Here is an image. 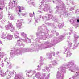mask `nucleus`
Wrapping results in <instances>:
<instances>
[{
  "label": "nucleus",
  "mask_w": 79,
  "mask_h": 79,
  "mask_svg": "<svg viewBox=\"0 0 79 79\" xmlns=\"http://www.w3.org/2000/svg\"><path fill=\"white\" fill-rule=\"evenodd\" d=\"M47 27L44 24H43L41 27H38V30L40 31L39 32H37L36 33V35L39 36L38 38H36L35 40V45L36 48L38 51L39 50H45L48 48H50L52 47L53 45H55L56 44L58 43V40L57 39L54 37L51 40V42L50 43L48 41L45 42L44 44H39V43H40V39L42 40H45L47 39V37L50 38V36L49 37V34L48 32L49 31L47 28Z\"/></svg>",
  "instance_id": "f257e3e1"
},
{
  "label": "nucleus",
  "mask_w": 79,
  "mask_h": 79,
  "mask_svg": "<svg viewBox=\"0 0 79 79\" xmlns=\"http://www.w3.org/2000/svg\"><path fill=\"white\" fill-rule=\"evenodd\" d=\"M67 66L68 68L69 71L71 72H74L76 70H79V67H76V64L75 63V61L74 60H72L69 62L64 64L61 67H63L65 68L66 70V67Z\"/></svg>",
  "instance_id": "f03ea898"
},
{
  "label": "nucleus",
  "mask_w": 79,
  "mask_h": 79,
  "mask_svg": "<svg viewBox=\"0 0 79 79\" xmlns=\"http://www.w3.org/2000/svg\"><path fill=\"white\" fill-rule=\"evenodd\" d=\"M53 3L55 4H59V6H56V8H57V10H56V13H58L60 14V10H62L63 11H66V6L64 5L63 2L61 1V0H53Z\"/></svg>",
  "instance_id": "7ed1b4c3"
},
{
  "label": "nucleus",
  "mask_w": 79,
  "mask_h": 79,
  "mask_svg": "<svg viewBox=\"0 0 79 79\" xmlns=\"http://www.w3.org/2000/svg\"><path fill=\"white\" fill-rule=\"evenodd\" d=\"M17 43L15 45L14 49H13L10 52L11 56H15L16 55L20 54V39L17 40Z\"/></svg>",
  "instance_id": "20e7f679"
},
{
  "label": "nucleus",
  "mask_w": 79,
  "mask_h": 79,
  "mask_svg": "<svg viewBox=\"0 0 79 79\" xmlns=\"http://www.w3.org/2000/svg\"><path fill=\"white\" fill-rule=\"evenodd\" d=\"M39 9L40 10H42V11L38 10V13L42 14L44 13V12H47L48 11L50 13V14H52V11H50V7L49 5V4H44L42 5H39Z\"/></svg>",
  "instance_id": "39448f33"
},
{
  "label": "nucleus",
  "mask_w": 79,
  "mask_h": 79,
  "mask_svg": "<svg viewBox=\"0 0 79 79\" xmlns=\"http://www.w3.org/2000/svg\"><path fill=\"white\" fill-rule=\"evenodd\" d=\"M60 69V70L58 71L57 74V79H64V74H66L65 68L63 67H61Z\"/></svg>",
  "instance_id": "423d86ee"
},
{
  "label": "nucleus",
  "mask_w": 79,
  "mask_h": 79,
  "mask_svg": "<svg viewBox=\"0 0 79 79\" xmlns=\"http://www.w3.org/2000/svg\"><path fill=\"white\" fill-rule=\"evenodd\" d=\"M71 32L68 33L67 34H66L65 33H64L63 34V35H61L59 36L58 38L55 37V38L57 39V43L62 41L63 39H64V37H65V35H66L68 37V39L69 38V37H70V35L71 34V32H72V30L70 31Z\"/></svg>",
  "instance_id": "0eeeda50"
},
{
  "label": "nucleus",
  "mask_w": 79,
  "mask_h": 79,
  "mask_svg": "<svg viewBox=\"0 0 79 79\" xmlns=\"http://www.w3.org/2000/svg\"><path fill=\"white\" fill-rule=\"evenodd\" d=\"M18 3V1L17 0H13L12 2H10L9 3V9H13L14 7V6L17 5V3Z\"/></svg>",
  "instance_id": "6e6552de"
},
{
  "label": "nucleus",
  "mask_w": 79,
  "mask_h": 79,
  "mask_svg": "<svg viewBox=\"0 0 79 79\" xmlns=\"http://www.w3.org/2000/svg\"><path fill=\"white\" fill-rule=\"evenodd\" d=\"M21 35L22 36V38H20V42L23 41V42H24L27 43V40H28V38H27V35L24 32L21 33Z\"/></svg>",
  "instance_id": "1a4fd4ad"
},
{
  "label": "nucleus",
  "mask_w": 79,
  "mask_h": 79,
  "mask_svg": "<svg viewBox=\"0 0 79 79\" xmlns=\"http://www.w3.org/2000/svg\"><path fill=\"white\" fill-rule=\"evenodd\" d=\"M9 24L8 25H6L5 26V27L6 30H8L10 29V31L13 32L14 31H15V27L14 26H11V23L10 22H9Z\"/></svg>",
  "instance_id": "9d476101"
},
{
  "label": "nucleus",
  "mask_w": 79,
  "mask_h": 79,
  "mask_svg": "<svg viewBox=\"0 0 79 79\" xmlns=\"http://www.w3.org/2000/svg\"><path fill=\"white\" fill-rule=\"evenodd\" d=\"M35 40H34V44H33V46L34 47V48H30L29 49V52H31V53H32V52H34V51H35V52H38V51H39V50L38 49V51H37V49L36 47H38V46H35Z\"/></svg>",
  "instance_id": "9b49d317"
},
{
  "label": "nucleus",
  "mask_w": 79,
  "mask_h": 79,
  "mask_svg": "<svg viewBox=\"0 0 79 79\" xmlns=\"http://www.w3.org/2000/svg\"><path fill=\"white\" fill-rule=\"evenodd\" d=\"M50 74H48L47 75L46 73H43L42 75V77H41L40 79H48L50 78Z\"/></svg>",
  "instance_id": "f8f14e48"
},
{
  "label": "nucleus",
  "mask_w": 79,
  "mask_h": 79,
  "mask_svg": "<svg viewBox=\"0 0 79 79\" xmlns=\"http://www.w3.org/2000/svg\"><path fill=\"white\" fill-rule=\"evenodd\" d=\"M29 49L30 48H22L20 50V54L22 55V53H23L29 52Z\"/></svg>",
  "instance_id": "ddd939ff"
},
{
  "label": "nucleus",
  "mask_w": 79,
  "mask_h": 79,
  "mask_svg": "<svg viewBox=\"0 0 79 79\" xmlns=\"http://www.w3.org/2000/svg\"><path fill=\"white\" fill-rule=\"evenodd\" d=\"M73 22H72V24H73V26H74L75 27L76 29L77 27H78V24H77V23H79V19H78L77 20V22L76 21H75L73 19V20H71L70 22H71V21H73Z\"/></svg>",
  "instance_id": "4468645a"
},
{
  "label": "nucleus",
  "mask_w": 79,
  "mask_h": 79,
  "mask_svg": "<svg viewBox=\"0 0 79 79\" xmlns=\"http://www.w3.org/2000/svg\"><path fill=\"white\" fill-rule=\"evenodd\" d=\"M67 44H68V47L67 49H70V48L71 47L72 45V43L70 42V37L69 36V38H68L67 41Z\"/></svg>",
  "instance_id": "2eb2a0df"
},
{
  "label": "nucleus",
  "mask_w": 79,
  "mask_h": 79,
  "mask_svg": "<svg viewBox=\"0 0 79 79\" xmlns=\"http://www.w3.org/2000/svg\"><path fill=\"white\" fill-rule=\"evenodd\" d=\"M15 11L17 12V16L19 17L20 16V6H18Z\"/></svg>",
  "instance_id": "dca6fc26"
},
{
  "label": "nucleus",
  "mask_w": 79,
  "mask_h": 79,
  "mask_svg": "<svg viewBox=\"0 0 79 79\" xmlns=\"http://www.w3.org/2000/svg\"><path fill=\"white\" fill-rule=\"evenodd\" d=\"M76 40H74L73 43L74 44V45L73 46L72 49L73 50H75L77 48V43Z\"/></svg>",
  "instance_id": "f3484780"
},
{
  "label": "nucleus",
  "mask_w": 79,
  "mask_h": 79,
  "mask_svg": "<svg viewBox=\"0 0 79 79\" xmlns=\"http://www.w3.org/2000/svg\"><path fill=\"white\" fill-rule=\"evenodd\" d=\"M41 75L40 74V72H38L35 74V77H34L33 79H40V76Z\"/></svg>",
  "instance_id": "a211bd4d"
},
{
  "label": "nucleus",
  "mask_w": 79,
  "mask_h": 79,
  "mask_svg": "<svg viewBox=\"0 0 79 79\" xmlns=\"http://www.w3.org/2000/svg\"><path fill=\"white\" fill-rule=\"evenodd\" d=\"M48 16V14H46L45 15H43L42 17V19L44 21H46L48 20L47 16Z\"/></svg>",
  "instance_id": "6ab92c4d"
},
{
  "label": "nucleus",
  "mask_w": 79,
  "mask_h": 79,
  "mask_svg": "<svg viewBox=\"0 0 79 79\" xmlns=\"http://www.w3.org/2000/svg\"><path fill=\"white\" fill-rule=\"evenodd\" d=\"M69 15V14L67 12H64V14L63 15H60V18H61L62 16H63L62 17H65V18H67V17Z\"/></svg>",
  "instance_id": "aec40b11"
},
{
  "label": "nucleus",
  "mask_w": 79,
  "mask_h": 79,
  "mask_svg": "<svg viewBox=\"0 0 79 79\" xmlns=\"http://www.w3.org/2000/svg\"><path fill=\"white\" fill-rule=\"evenodd\" d=\"M28 4H31V5H33V6L34 7H36V4L34 2H32V1L31 0H29V1L28 2Z\"/></svg>",
  "instance_id": "412c9836"
},
{
  "label": "nucleus",
  "mask_w": 79,
  "mask_h": 79,
  "mask_svg": "<svg viewBox=\"0 0 79 79\" xmlns=\"http://www.w3.org/2000/svg\"><path fill=\"white\" fill-rule=\"evenodd\" d=\"M19 33L18 31H15L14 33V37L16 39L19 38Z\"/></svg>",
  "instance_id": "4be33fe9"
},
{
  "label": "nucleus",
  "mask_w": 79,
  "mask_h": 79,
  "mask_svg": "<svg viewBox=\"0 0 79 79\" xmlns=\"http://www.w3.org/2000/svg\"><path fill=\"white\" fill-rule=\"evenodd\" d=\"M75 33H76V34H77V33L76 32H73V36L74 37V38L75 39L74 40H76L77 42V39H78L79 38V36H78V35H76V34Z\"/></svg>",
  "instance_id": "5701e85b"
},
{
  "label": "nucleus",
  "mask_w": 79,
  "mask_h": 79,
  "mask_svg": "<svg viewBox=\"0 0 79 79\" xmlns=\"http://www.w3.org/2000/svg\"><path fill=\"white\" fill-rule=\"evenodd\" d=\"M64 23L63 22L61 23H59L58 25V27L60 29H62L63 28V27L64 26Z\"/></svg>",
  "instance_id": "b1692460"
},
{
  "label": "nucleus",
  "mask_w": 79,
  "mask_h": 79,
  "mask_svg": "<svg viewBox=\"0 0 79 79\" xmlns=\"http://www.w3.org/2000/svg\"><path fill=\"white\" fill-rule=\"evenodd\" d=\"M47 58L48 59L50 60L52 58V54L50 53H48L47 54Z\"/></svg>",
  "instance_id": "393cba45"
},
{
  "label": "nucleus",
  "mask_w": 79,
  "mask_h": 79,
  "mask_svg": "<svg viewBox=\"0 0 79 79\" xmlns=\"http://www.w3.org/2000/svg\"><path fill=\"white\" fill-rule=\"evenodd\" d=\"M7 33L6 32V34L4 33H3L1 35V38H2L3 39H6V34H7Z\"/></svg>",
  "instance_id": "a878e982"
},
{
  "label": "nucleus",
  "mask_w": 79,
  "mask_h": 79,
  "mask_svg": "<svg viewBox=\"0 0 79 79\" xmlns=\"http://www.w3.org/2000/svg\"><path fill=\"white\" fill-rule=\"evenodd\" d=\"M72 55V53H71L70 51H68L66 56V57H70Z\"/></svg>",
  "instance_id": "bb28decb"
},
{
  "label": "nucleus",
  "mask_w": 79,
  "mask_h": 79,
  "mask_svg": "<svg viewBox=\"0 0 79 79\" xmlns=\"http://www.w3.org/2000/svg\"><path fill=\"white\" fill-rule=\"evenodd\" d=\"M12 38H13V35H8L7 36V39L8 40H12Z\"/></svg>",
  "instance_id": "cd10ccee"
},
{
  "label": "nucleus",
  "mask_w": 79,
  "mask_h": 79,
  "mask_svg": "<svg viewBox=\"0 0 79 79\" xmlns=\"http://www.w3.org/2000/svg\"><path fill=\"white\" fill-rule=\"evenodd\" d=\"M51 32L55 34V33L56 36H58L59 35V33L58 32H56V31L55 30H53L51 31Z\"/></svg>",
  "instance_id": "c85d7f7f"
},
{
  "label": "nucleus",
  "mask_w": 79,
  "mask_h": 79,
  "mask_svg": "<svg viewBox=\"0 0 79 79\" xmlns=\"http://www.w3.org/2000/svg\"><path fill=\"white\" fill-rule=\"evenodd\" d=\"M16 26L17 27H20V20H17V23L16 24Z\"/></svg>",
  "instance_id": "c756f323"
},
{
  "label": "nucleus",
  "mask_w": 79,
  "mask_h": 79,
  "mask_svg": "<svg viewBox=\"0 0 79 79\" xmlns=\"http://www.w3.org/2000/svg\"><path fill=\"white\" fill-rule=\"evenodd\" d=\"M4 61H6L7 63V64L8 65L10 64V62H9V60H8V57L6 56L4 58Z\"/></svg>",
  "instance_id": "7c9ffc66"
},
{
  "label": "nucleus",
  "mask_w": 79,
  "mask_h": 79,
  "mask_svg": "<svg viewBox=\"0 0 79 79\" xmlns=\"http://www.w3.org/2000/svg\"><path fill=\"white\" fill-rule=\"evenodd\" d=\"M67 4L69 5V4H68V2H70V3H72V5H74L75 3L74 2V1L73 0H67Z\"/></svg>",
  "instance_id": "2f4dec72"
},
{
  "label": "nucleus",
  "mask_w": 79,
  "mask_h": 79,
  "mask_svg": "<svg viewBox=\"0 0 79 79\" xmlns=\"http://www.w3.org/2000/svg\"><path fill=\"white\" fill-rule=\"evenodd\" d=\"M48 16V20L51 19L53 18V15L52 14H49Z\"/></svg>",
  "instance_id": "473e14b6"
},
{
  "label": "nucleus",
  "mask_w": 79,
  "mask_h": 79,
  "mask_svg": "<svg viewBox=\"0 0 79 79\" xmlns=\"http://www.w3.org/2000/svg\"><path fill=\"white\" fill-rule=\"evenodd\" d=\"M14 79H20V75L19 74L16 75Z\"/></svg>",
  "instance_id": "72a5a7b5"
},
{
  "label": "nucleus",
  "mask_w": 79,
  "mask_h": 79,
  "mask_svg": "<svg viewBox=\"0 0 79 79\" xmlns=\"http://www.w3.org/2000/svg\"><path fill=\"white\" fill-rule=\"evenodd\" d=\"M52 64L53 66H56V64H58L56 60H54L52 62Z\"/></svg>",
  "instance_id": "f704fd0d"
},
{
  "label": "nucleus",
  "mask_w": 79,
  "mask_h": 79,
  "mask_svg": "<svg viewBox=\"0 0 79 79\" xmlns=\"http://www.w3.org/2000/svg\"><path fill=\"white\" fill-rule=\"evenodd\" d=\"M16 16V15H11L10 17V19L11 20H13V18H15V17Z\"/></svg>",
  "instance_id": "c9c22d12"
},
{
  "label": "nucleus",
  "mask_w": 79,
  "mask_h": 79,
  "mask_svg": "<svg viewBox=\"0 0 79 79\" xmlns=\"http://www.w3.org/2000/svg\"><path fill=\"white\" fill-rule=\"evenodd\" d=\"M25 46V45L24 44H23V43H21L20 44V50H21L22 48H23V47H24V46Z\"/></svg>",
  "instance_id": "e433bc0d"
},
{
  "label": "nucleus",
  "mask_w": 79,
  "mask_h": 79,
  "mask_svg": "<svg viewBox=\"0 0 79 79\" xmlns=\"http://www.w3.org/2000/svg\"><path fill=\"white\" fill-rule=\"evenodd\" d=\"M46 69L47 71H48V72H50V69H49V68L47 67V65H46Z\"/></svg>",
  "instance_id": "4c0bfd02"
},
{
  "label": "nucleus",
  "mask_w": 79,
  "mask_h": 79,
  "mask_svg": "<svg viewBox=\"0 0 79 79\" xmlns=\"http://www.w3.org/2000/svg\"><path fill=\"white\" fill-rule=\"evenodd\" d=\"M75 14L76 15H78L79 14V9H77L75 11Z\"/></svg>",
  "instance_id": "58836bf2"
},
{
  "label": "nucleus",
  "mask_w": 79,
  "mask_h": 79,
  "mask_svg": "<svg viewBox=\"0 0 79 79\" xmlns=\"http://www.w3.org/2000/svg\"><path fill=\"white\" fill-rule=\"evenodd\" d=\"M53 21H54L55 22H57L58 21V19H57V18H56V17H54L52 19Z\"/></svg>",
  "instance_id": "ea45409f"
},
{
  "label": "nucleus",
  "mask_w": 79,
  "mask_h": 79,
  "mask_svg": "<svg viewBox=\"0 0 79 79\" xmlns=\"http://www.w3.org/2000/svg\"><path fill=\"white\" fill-rule=\"evenodd\" d=\"M46 0H43L41 2V4H42V5H44V4H46V3H46Z\"/></svg>",
  "instance_id": "a19ab883"
},
{
  "label": "nucleus",
  "mask_w": 79,
  "mask_h": 79,
  "mask_svg": "<svg viewBox=\"0 0 79 79\" xmlns=\"http://www.w3.org/2000/svg\"><path fill=\"white\" fill-rule=\"evenodd\" d=\"M44 64V62L42 61V60H40V66H42Z\"/></svg>",
  "instance_id": "79ce46f5"
},
{
  "label": "nucleus",
  "mask_w": 79,
  "mask_h": 79,
  "mask_svg": "<svg viewBox=\"0 0 79 79\" xmlns=\"http://www.w3.org/2000/svg\"><path fill=\"white\" fill-rule=\"evenodd\" d=\"M1 75L2 77H5V76H6V72L5 73H3L1 74Z\"/></svg>",
  "instance_id": "37998d69"
},
{
  "label": "nucleus",
  "mask_w": 79,
  "mask_h": 79,
  "mask_svg": "<svg viewBox=\"0 0 79 79\" xmlns=\"http://www.w3.org/2000/svg\"><path fill=\"white\" fill-rule=\"evenodd\" d=\"M24 10V7L21 6L20 7V12H21V10Z\"/></svg>",
  "instance_id": "c03bdc74"
},
{
  "label": "nucleus",
  "mask_w": 79,
  "mask_h": 79,
  "mask_svg": "<svg viewBox=\"0 0 79 79\" xmlns=\"http://www.w3.org/2000/svg\"><path fill=\"white\" fill-rule=\"evenodd\" d=\"M35 23H38L37 20H38V18L37 17H35Z\"/></svg>",
  "instance_id": "a18cd8bd"
},
{
  "label": "nucleus",
  "mask_w": 79,
  "mask_h": 79,
  "mask_svg": "<svg viewBox=\"0 0 79 79\" xmlns=\"http://www.w3.org/2000/svg\"><path fill=\"white\" fill-rule=\"evenodd\" d=\"M9 74H10V76H13V74H14V73H13V72H9Z\"/></svg>",
  "instance_id": "49530a36"
},
{
  "label": "nucleus",
  "mask_w": 79,
  "mask_h": 79,
  "mask_svg": "<svg viewBox=\"0 0 79 79\" xmlns=\"http://www.w3.org/2000/svg\"><path fill=\"white\" fill-rule=\"evenodd\" d=\"M74 9V7H71L70 9H69V11H73Z\"/></svg>",
  "instance_id": "de8ad7c7"
},
{
  "label": "nucleus",
  "mask_w": 79,
  "mask_h": 79,
  "mask_svg": "<svg viewBox=\"0 0 79 79\" xmlns=\"http://www.w3.org/2000/svg\"><path fill=\"white\" fill-rule=\"evenodd\" d=\"M53 24L50 23H47V25H48L49 26H51L52 27Z\"/></svg>",
  "instance_id": "09e8293b"
},
{
  "label": "nucleus",
  "mask_w": 79,
  "mask_h": 79,
  "mask_svg": "<svg viewBox=\"0 0 79 79\" xmlns=\"http://www.w3.org/2000/svg\"><path fill=\"white\" fill-rule=\"evenodd\" d=\"M7 65L8 66L9 68L10 69L11 68V63L9 62V64L8 65L7 64Z\"/></svg>",
  "instance_id": "8fccbe9b"
},
{
  "label": "nucleus",
  "mask_w": 79,
  "mask_h": 79,
  "mask_svg": "<svg viewBox=\"0 0 79 79\" xmlns=\"http://www.w3.org/2000/svg\"><path fill=\"white\" fill-rule=\"evenodd\" d=\"M49 68H53L54 66H53V64H50L49 65Z\"/></svg>",
  "instance_id": "3c124183"
},
{
  "label": "nucleus",
  "mask_w": 79,
  "mask_h": 79,
  "mask_svg": "<svg viewBox=\"0 0 79 79\" xmlns=\"http://www.w3.org/2000/svg\"><path fill=\"white\" fill-rule=\"evenodd\" d=\"M23 73H20V79H22V78H23V77H22L23 76Z\"/></svg>",
  "instance_id": "603ef678"
},
{
  "label": "nucleus",
  "mask_w": 79,
  "mask_h": 79,
  "mask_svg": "<svg viewBox=\"0 0 79 79\" xmlns=\"http://www.w3.org/2000/svg\"><path fill=\"white\" fill-rule=\"evenodd\" d=\"M11 76L10 75H8L7 76V79H10V78H11Z\"/></svg>",
  "instance_id": "864d4df0"
},
{
  "label": "nucleus",
  "mask_w": 79,
  "mask_h": 79,
  "mask_svg": "<svg viewBox=\"0 0 79 79\" xmlns=\"http://www.w3.org/2000/svg\"><path fill=\"white\" fill-rule=\"evenodd\" d=\"M20 15L21 16H24V13H23L21 12H20Z\"/></svg>",
  "instance_id": "5fc2aeb1"
},
{
  "label": "nucleus",
  "mask_w": 79,
  "mask_h": 79,
  "mask_svg": "<svg viewBox=\"0 0 79 79\" xmlns=\"http://www.w3.org/2000/svg\"><path fill=\"white\" fill-rule=\"evenodd\" d=\"M0 66L3 67V66H4V64H3V63H2L1 64H0Z\"/></svg>",
  "instance_id": "6e6d98bb"
},
{
  "label": "nucleus",
  "mask_w": 79,
  "mask_h": 79,
  "mask_svg": "<svg viewBox=\"0 0 79 79\" xmlns=\"http://www.w3.org/2000/svg\"><path fill=\"white\" fill-rule=\"evenodd\" d=\"M29 16L30 17H33V14L31 13H30L29 14Z\"/></svg>",
  "instance_id": "4d7b16f0"
},
{
  "label": "nucleus",
  "mask_w": 79,
  "mask_h": 79,
  "mask_svg": "<svg viewBox=\"0 0 79 79\" xmlns=\"http://www.w3.org/2000/svg\"><path fill=\"white\" fill-rule=\"evenodd\" d=\"M3 73V71L2 70V69H0V74L1 75Z\"/></svg>",
  "instance_id": "13d9d810"
},
{
  "label": "nucleus",
  "mask_w": 79,
  "mask_h": 79,
  "mask_svg": "<svg viewBox=\"0 0 79 79\" xmlns=\"http://www.w3.org/2000/svg\"><path fill=\"white\" fill-rule=\"evenodd\" d=\"M52 27H53V28H56V27L55 25H54V24H53Z\"/></svg>",
  "instance_id": "bf43d9fd"
},
{
  "label": "nucleus",
  "mask_w": 79,
  "mask_h": 79,
  "mask_svg": "<svg viewBox=\"0 0 79 79\" xmlns=\"http://www.w3.org/2000/svg\"><path fill=\"white\" fill-rule=\"evenodd\" d=\"M32 71V70L30 71V72H27L26 73V75H27V74H28V73H29H29H31V72Z\"/></svg>",
  "instance_id": "052dcab7"
},
{
  "label": "nucleus",
  "mask_w": 79,
  "mask_h": 79,
  "mask_svg": "<svg viewBox=\"0 0 79 79\" xmlns=\"http://www.w3.org/2000/svg\"><path fill=\"white\" fill-rule=\"evenodd\" d=\"M27 40H29L28 41V42L29 43H31V39H29L28 38V40H27Z\"/></svg>",
  "instance_id": "680f3d73"
},
{
  "label": "nucleus",
  "mask_w": 79,
  "mask_h": 79,
  "mask_svg": "<svg viewBox=\"0 0 79 79\" xmlns=\"http://www.w3.org/2000/svg\"><path fill=\"white\" fill-rule=\"evenodd\" d=\"M28 22V23L29 24V23H31V20L29 19Z\"/></svg>",
  "instance_id": "e2e57ef3"
},
{
  "label": "nucleus",
  "mask_w": 79,
  "mask_h": 79,
  "mask_svg": "<svg viewBox=\"0 0 79 79\" xmlns=\"http://www.w3.org/2000/svg\"><path fill=\"white\" fill-rule=\"evenodd\" d=\"M46 2H51V0H46Z\"/></svg>",
  "instance_id": "0e129e2a"
},
{
  "label": "nucleus",
  "mask_w": 79,
  "mask_h": 79,
  "mask_svg": "<svg viewBox=\"0 0 79 79\" xmlns=\"http://www.w3.org/2000/svg\"><path fill=\"white\" fill-rule=\"evenodd\" d=\"M43 15H40L39 16V18H42V16H43Z\"/></svg>",
  "instance_id": "69168bd1"
},
{
  "label": "nucleus",
  "mask_w": 79,
  "mask_h": 79,
  "mask_svg": "<svg viewBox=\"0 0 79 79\" xmlns=\"http://www.w3.org/2000/svg\"><path fill=\"white\" fill-rule=\"evenodd\" d=\"M59 54V51H57L56 52V55H58Z\"/></svg>",
  "instance_id": "338daca9"
},
{
  "label": "nucleus",
  "mask_w": 79,
  "mask_h": 79,
  "mask_svg": "<svg viewBox=\"0 0 79 79\" xmlns=\"http://www.w3.org/2000/svg\"><path fill=\"white\" fill-rule=\"evenodd\" d=\"M42 71L44 72H45L46 70L45 69H42Z\"/></svg>",
  "instance_id": "774afa93"
}]
</instances>
